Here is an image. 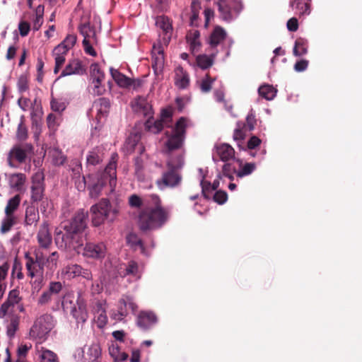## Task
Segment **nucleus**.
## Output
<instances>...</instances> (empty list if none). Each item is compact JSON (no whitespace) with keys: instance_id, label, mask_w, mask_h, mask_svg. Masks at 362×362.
<instances>
[{"instance_id":"f257e3e1","label":"nucleus","mask_w":362,"mask_h":362,"mask_svg":"<svg viewBox=\"0 0 362 362\" xmlns=\"http://www.w3.org/2000/svg\"><path fill=\"white\" fill-rule=\"evenodd\" d=\"M137 217V226L143 233H148L163 227L170 218V210L163 206L160 197L155 194L148 195Z\"/></svg>"},{"instance_id":"f03ea898","label":"nucleus","mask_w":362,"mask_h":362,"mask_svg":"<svg viewBox=\"0 0 362 362\" xmlns=\"http://www.w3.org/2000/svg\"><path fill=\"white\" fill-rule=\"evenodd\" d=\"M88 216V211L83 209L77 211L69 221L62 223L64 233H57L56 240L61 238L66 248L73 249L79 253L78 249L83 245V233L87 228Z\"/></svg>"},{"instance_id":"7ed1b4c3","label":"nucleus","mask_w":362,"mask_h":362,"mask_svg":"<svg viewBox=\"0 0 362 362\" xmlns=\"http://www.w3.org/2000/svg\"><path fill=\"white\" fill-rule=\"evenodd\" d=\"M188 122L187 118L182 117L176 122L170 131L165 132L167 138L165 146L168 151L170 152L182 148L186 137Z\"/></svg>"},{"instance_id":"20e7f679","label":"nucleus","mask_w":362,"mask_h":362,"mask_svg":"<svg viewBox=\"0 0 362 362\" xmlns=\"http://www.w3.org/2000/svg\"><path fill=\"white\" fill-rule=\"evenodd\" d=\"M90 211L92 224L95 227L102 225L107 219L112 221L118 214V210L112 207L110 200L107 198H103L93 205Z\"/></svg>"},{"instance_id":"39448f33","label":"nucleus","mask_w":362,"mask_h":362,"mask_svg":"<svg viewBox=\"0 0 362 362\" xmlns=\"http://www.w3.org/2000/svg\"><path fill=\"white\" fill-rule=\"evenodd\" d=\"M183 165V157L180 156L175 165L168 162V170L164 172L162 177L156 180V185L159 189H163L165 187H175L177 186L182 180L177 170Z\"/></svg>"},{"instance_id":"423d86ee","label":"nucleus","mask_w":362,"mask_h":362,"mask_svg":"<svg viewBox=\"0 0 362 362\" xmlns=\"http://www.w3.org/2000/svg\"><path fill=\"white\" fill-rule=\"evenodd\" d=\"M217 5L220 18L226 22L235 19L243 9L241 0H218Z\"/></svg>"},{"instance_id":"0eeeda50","label":"nucleus","mask_w":362,"mask_h":362,"mask_svg":"<svg viewBox=\"0 0 362 362\" xmlns=\"http://www.w3.org/2000/svg\"><path fill=\"white\" fill-rule=\"evenodd\" d=\"M52 328V316L44 315L38 317L30 330V337L44 341Z\"/></svg>"},{"instance_id":"6e6552de","label":"nucleus","mask_w":362,"mask_h":362,"mask_svg":"<svg viewBox=\"0 0 362 362\" xmlns=\"http://www.w3.org/2000/svg\"><path fill=\"white\" fill-rule=\"evenodd\" d=\"M33 151V146L30 144L25 143L15 145L8 152L7 163L11 168H16L14 160L19 163H25L28 154Z\"/></svg>"},{"instance_id":"1a4fd4ad","label":"nucleus","mask_w":362,"mask_h":362,"mask_svg":"<svg viewBox=\"0 0 362 362\" xmlns=\"http://www.w3.org/2000/svg\"><path fill=\"white\" fill-rule=\"evenodd\" d=\"M118 158L119 156L117 153H112L105 170L98 175V182H103L105 185L108 182L111 188H114L117 183V163Z\"/></svg>"},{"instance_id":"9d476101","label":"nucleus","mask_w":362,"mask_h":362,"mask_svg":"<svg viewBox=\"0 0 362 362\" xmlns=\"http://www.w3.org/2000/svg\"><path fill=\"white\" fill-rule=\"evenodd\" d=\"M45 188V175L42 171L39 170L32 177V185L30 187L31 204H33L43 199Z\"/></svg>"},{"instance_id":"9b49d317","label":"nucleus","mask_w":362,"mask_h":362,"mask_svg":"<svg viewBox=\"0 0 362 362\" xmlns=\"http://www.w3.org/2000/svg\"><path fill=\"white\" fill-rule=\"evenodd\" d=\"M79 253L84 257L95 259H103L107 253V248L103 243H87L86 245L78 249Z\"/></svg>"},{"instance_id":"f8f14e48","label":"nucleus","mask_w":362,"mask_h":362,"mask_svg":"<svg viewBox=\"0 0 362 362\" xmlns=\"http://www.w3.org/2000/svg\"><path fill=\"white\" fill-rule=\"evenodd\" d=\"M71 301L68 302L66 298H64L62 302V308L64 310L70 309L74 317L76 320L77 322L84 323L88 318V314L86 310V304L83 300H77L78 308L71 306Z\"/></svg>"},{"instance_id":"ddd939ff","label":"nucleus","mask_w":362,"mask_h":362,"mask_svg":"<svg viewBox=\"0 0 362 362\" xmlns=\"http://www.w3.org/2000/svg\"><path fill=\"white\" fill-rule=\"evenodd\" d=\"M158 320V317L154 312L142 310L137 315L136 325L141 329L147 331L155 326Z\"/></svg>"},{"instance_id":"4468645a","label":"nucleus","mask_w":362,"mask_h":362,"mask_svg":"<svg viewBox=\"0 0 362 362\" xmlns=\"http://www.w3.org/2000/svg\"><path fill=\"white\" fill-rule=\"evenodd\" d=\"M133 111L149 119L153 118V111L152 105L148 103L146 98L139 96L131 103Z\"/></svg>"},{"instance_id":"2eb2a0df","label":"nucleus","mask_w":362,"mask_h":362,"mask_svg":"<svg viewBox=\"0 0 362 362\" xmlns=\"http://www.w3.org/2000/svg\"><path fill=\"white\" fill-rule=\"evenodd\" d=\"M85 72L81 62L78 59H73L69 61V63L62 71L59 78L72 74L81 75Z\"/></svg>"},{"instance_id":"dca6fc26","label":"nucleus","mask_w":362,"mask_h":362,"mask_svg":"<svg viewBox=\"0 0 362 362\" xmlns=\"http://www.w3.org/2000/svg\"><path fill=\"white\" fill-rule=\"evenodd\" d=\"M37 238L41 247L47 249L51 245L52 235L49 230L48 224L46 222L40 226Z\"/></svg>"},{"instance_id":"f3484780","label":"nucleus","mask_w":362,"mask_h":362,"mask_svg":"<svg viewBox=\"0 0 362 362\" xmlns=\"http://www.w3.org/2000/svg\"><path fill=\"white\" fill-rule=\"evenodd\" d=\"M156 25L163 30L165 37L164 40L169 41L171 37L173 27L168 17L165 16H159L156 18Z\"/></svg>"},{"instance_id":"a211bd4d","label":"nucleus","mask_w":362,"mask_h":362,"mask_svg":"<svg viewBox=\"0 0 362 362\" xmlns=\"http://www.w3.org/2000/svg\"><path fill=\"white\" fill-rule=\"evenodd\" d=\"M119 274L121 276H132L136 279L141 278V272L139 264L134 260H130L124 265V268H120Z\"/></svg>"},{"instance_id":"6ab92c4d","label":"nucleus","mask_w":362,"mask_h":362,"mask_svg":"<svg viewBox=\"0 0 362 362\" xmlns=\"http://www.w3.org/2000/svg\"><path fill=\"white\" fill-rule=\"evenodd\" d=\"M110 72L112 78L119 87L129 88V86H132L134 82H135L134 79L127 77L114 68H110Z\"/></svg>"},{"instance_id":"aec40b11","label":"nucleus","mask_w":362,"mask_h":362,"mask_svg":"<svg viewBox=\"0 0 362 362\" xmlns=\"http://www.w3.org/2000/svg\"><path fill=\"white\" fill-rule=\"evenodd\" d=\"M94 107L97 109V119L107 117L110 108V101L106 98H100L94 102Z\"/></svg>"},{"instance_id":"412c9836","label":"nucleus","mask_w":362,"mask_h":362,"mask_svg":"<svg viewBox=\"0 0 362 362\" xmlns=\"http://www.w3.org/2000/svg\"><path fill=\"white\" fill-rule=\"evenodd\" d=\"M40 220L37 206L31 204L25 209V224L26 226L36 225Z\"/></svg>"},{"instance_id":"4be33fe9","label":"nucleus","mask_w":362,"mask_h":362,"mask_svg":"<svg viewBox=\"0 0 362 362\" xmlns=\"http://www.w3.org/2000/svg\"><path fill=\"white\" fill-rule=\"evenodd\" d=\"M216 152L220 159L223 161H227L234 157L235 151L228 144H223L216 147Z\"/></svg>"},{"instance_id":"5701e85b","label":"nucleus","mask_w":362,"mask_h":362,"mask_svg":"<svg viewBox=\"0 0 362 362\" xmlns=\"http://www.w3.org/2000/svg\"><path fill=\"white\" fill-rule=\"evenodd\" d=\"M226 37V33L223 28L216 26L211 33L209 38V43L212 47H216Z\"/></svg>"},{"instance_id":"b1692460","label":"nucleus","mask_w":362,"mask_h":362,"mask_svg":"<svg viewBox=\"0 0 362 362\" xmlns=\"http://www.w3.org/2000/svg\"><path fill=\"white\" fill-rule=\"evenodd\" d=\"M189 83V75L185 72L182 68H180L176 71L175 84L181 89L186 88Z\"/></svg>"},{"instance_id":"393cba45","label":"nucleus","mask_w":362,"mask_h":362,"mask_svg":"<svg viewBox=\"0 0 362 362\" xmlns=\"http://www.w3.org/2000/svg\"><path fill=\"white\" fill-rule=\"evenodd\" d=\"M24 257L26 260L25 268L27 270V275L31 278H34L40 275V272L37 270V266L33 261V257L28 252L25 253Z\"/></svg>"},{"instance_id":"a878e982","label":"nucleus","mask_w":362,"mask_h":362,"mask_svg":"<svg viewBox=\"0 0 362 362\" xmlns=\"http://www.w3.org/2000/svg\"><path fill=\"white\" fill-rule=\"evenodd\" d=\"M153 53L157 52V54L152 56V66L156 71L158 69L161 70L164 65V54L160 47H156L155 45L153 47Z\"/></svg>"},{"instance_id":"bb28decb","label":"nucleus","mask_w":362,"mask_h":362,"mask_svg":"<svg viewBox=\"0 0 362 362\" xmlns=\"http://www.w3.org/2000/svg\"><path fill=\"white\" fill-rule=\"evenodd\" d=\"M310 1L306 0H291L290 6L294 8L296 4V9L298 10L300 15H308L310 13Z\"/></svg>"},{"instance_id":"cd10ccee","label":"nucleus","mask_w":362,"mask_h":362,"mask_svg":"<svg viewBox=\"0 0 362 362\" xmlns=\"http://www.w3.org/2000/svg\"><path fill=\"white\" fill-rule=\"evenodd\" d=\"M26 180V176L23 173H13L10 175L9 185L11 188L18 191L21 190Z\"/></svg>"},{"instance_id":"c85d7f7f","label":"nucleus","mask_w":362,"mask_h":362,"mask_svg":"<svg viewBox=\"0 0 362 362\" xmlns=\"http://www.w3.org/2000/svg\"><path fill=\"white\" fill-rule=\"evenodd\" d=\"M90 75L92 83H98L103 82L105 79V74L100 69L99 64L97 63L92 64L90 66Z\"/></svg>"},{"instance_id":"c756f323","label":"nucleus","mask_w":362,"mask_h":362,"mask_svg":"<svg viewBox=\"0 0 362 362\" xmlns=\"http://www.w3.org/2000/svg\"><path fill=\"white\" fill-rule=\"evenodd\" d=\"M103 160V153L98 147L88 153L86 161L88 165H96Z\"/></svg>"},{"instance_id":"7c9ffc66","label":"nucleus","mask_w":362,"mask_h":362,"mask_svg":"<svg viewBox=\"0 0 362 362\" xmlns=\"http://www.w3.org/2000/svg\"><path fill=\"white\" fill-rule=\"evenodd\" d=\"M276 88L268 84L262 85L258 89L259 95L267 100H273L276 95Z\"/></svg>"},{"instance_id":"2f4dec72","label":"nucleus","mask_w":362,"mask_h":362,"mask_svg":"<svg viewBox=\"0 0 362 362\" xmlns=\"http://www.w3.org/2000/svg\"><path fill=\"white\" fill-rule=\"evenodd\" d=\"M308 47L307 40L302 37L297 38L293 47V54L298 57L305 54L308 52Z\"/></svg>"},{"instance_id":"473e14b6","label":"nucleus","mask_w":362,"mask_h":362,"mask_svg":"<svg viewBox=\"0 0 362 362\" xmlns=\"http://www.w3.org/2000/svg\"><path fill=\"white\" fill-rule=\"evenodd\" d=\"M21 197L19 194L15 195L8 201L5 208L6 215L13 216L15 211L18 208L21 203Z\"/></svg>"},{"instance_id":"72a5a7b5","label":"nucleus","mask_w":362,"mask_h":362,"mask_svg":"<svg viewBox=\"0 0 362 362\" xmlns=\"http://www.w3.org/2000/svg\"><path fill=\"white\" fill-rule=\"evenodd\" d=\"M81 272V266L74 264L67 265L63 270V274L66 276L68 279H74L77 276H80Z\"/></svg>"},{"instance_id":"f704fd0d","label":"nucleus","mask_w":362,"mask_h":362,"mask_svg":"<svg viewBox=\"0 0 362 362\" xmlns=\"http://www.w3.org/2000/svg\"><path fill=\"white\" fill-rule=\"evenodd\" d=\"M164 121L163 119H158L152 122L151 119L148 118L145 122V127L153 133L156 134L160 132L164 127Z\"/></svg>"},{"instance_id":"c9c22d12","label":"nucleus","mask_w":362,"mask_h":362,"mask_svg":"<svg viewBox=\"0 0 362 362\" xmlns=\"http://www.w3.org/2000/svg\"><path fill=\"white\" fill-rule=\"evenodd\" d=\"M127 242L132 247H139L141 249V252L144 253L145 247L144 245L143 241L141 238L138 237V235L135 233H130L127 237Z\"/></svg>"},{"instance_id":"e433bc0d","label":"nucleus","mask_w":362,"mask_h":362,"mask_svg":"<svg viewBox=\"0 0 362 362\" xmlns=\"http://www.w3.org/2000/svg\"><path fill=\"white\" fill-rule=\"evenodd\" d=\"M197 64L202 69H206L212 66L214 63L213 58L206 54H202L197 57Z\"/></svg>"},{"instance_id":"4c0bfd02","label":"nucleus","mask_w":362,"mask_h":362,"mask_svg":"<svg viewBox=\"0 0 362 362\" xmlns=\"http://www.w3.org/2000/svg\"><path fill=\"white\" fill-rule=\"evenodd\" d=\"M199 32L198 30H194L190 32L187 35V40L190 45L191 49L194 51L200 46V42L199 41Z\"/></svg>"},{"instance_id":"58836bf2","label":"nucleus","mask_w":362,"mask_h":362,"mask_svg":"<svg viewBox=\"0 0 362 362\" xmlns=\"http://www.w3.org/2000/svg\"><path fill=\"white\" fill-rule=\"evenodd\" d=\"M16 223V220L13 216L6 215L1 222V233H6L8 232L13 225Z\"/></svg>"},{"instance_id":"ea45409f","label":"nucleus","mask_w":362,"mask_h":362,"mask_svg":"<svg viewBox=\"0 0 362 362\" xmlns=\"http://www.w3.org/2000/svg\"><path fill=\"white\" fill-rule=\"evenodd\" d=\"M11 277L16 278L18 280H21L24 278L23 273L22 272V265L20 261L15 258L12 267Z\"/></svg>"},{"instance_id":"a19ab883","label":"nucleus","mask_w":362,"mask_h":362,"mask_svg":"<svg viewBox=\"0 0 362 362\" xmlns=\"http://www.w3.org/2000/svg\"><path fill=\"white\" fill-rule=\"evenodd\" d=\"M9 268L10 265L8 262H4L0 266V298L4 293L3 282L7 276Z\"/></svg>"},{"instance_id":"79ce46f5","label":"nucleus","mask_w":362,"mask_h":362,"mask_svg":"<svg viewBox=\"0 0 362 362\" xmlns=\"http://www.w3.org/2000/svg\"><path fill=\"white\" fill-rule=\"evenodd\" d=\"M18 90L21 93H23L29 89V80L25 74H22L19 76L17 82Z\"/></svg>"},{"instance_id":"37998d69","label":"nucleus","mask_w":362,"mask_h":362,"mask_svg":"<svg viewBox=\"0 0 362 362\" xmlns=\"http://www.w3.org/2000/svg\"><path fill=\"white\" fill-rule=\"evenodd\" d=\"M59 259V254L57 252H52L49 257L45 259L47 267L50 270H54L57 268V262Z\"/></svg>"},{"instance_id":"c03bdc74","label":"nucleus","mask_w":362,"mask_h":362,"mask_svg":"<svg viewBox=\"0 0 362 362\" xmlns=\"http://www.w3.org/2000/svg\"><path fill=\"white\" fill-rule=\"evenodd\" d=\"M200 8V5L198 2L194 1L191 4V11L192 15L190 16V24L192 25H196V22L199 17V9Z\"/></svg>"},{"instance_id":"a18cd8bd","label":"nucleus","mask_w":362,"mask_h":362,"mask_svg":"<svg viewBox=\"0 0 362 362\" xmlns=\"http://www.w3.org/2000/svg\"><path fill=\"white\" fill-rule=\"evenodd\" d=\"M255 164L252 163H247L244 165L243 168L236 173V175L238 177H242L245 175L251 174L255 169Z\"/></svg>"},{"instance_id":"49530a36","label":"nucleus","mask_w":362,"mask_h":362,"mask_svg":"<svg viewBox=\"0 0 362 362\" xmlns=\"http://www.w3.org/2000/svg\"><path fill=\"white\" fill-rule=\"evenodd\" d=\"M235 168L230 163H226L223 166L222 174L224 177L229 178L230 180H233V174H236Z\"/></svg>"},{"instance_id":"de8ad7c7","label":"nucleus","mask_w":362,"mask_h":362,"mask_svg":"<svg viewBox=\"0 0 362 362\" xmlns=\"http://www.w3.org/2000/svg\"><path fill=\"white\" fill-rule=\"evenodd\" d=\"M128 203L130 207L139 209L142 206L144 201L139 195L133 194L131 196H129L128 199Z\"/></svg>"},{"instance_id":"09e8293b","label":"nucleus","mask_w":362,"mask_h":362,"mask_svg":"<svg viewBox=\"0 0 362 362\" xmlns=\"http://www.w3.org/2000/svg\"><path fill=\"white\" fill-rule=\"evenodd\" d=\"M21 299L19 291L17 289H13L9 292L6 300L14 306L15 305H18L21 301Z\"/></svg>"},{"instance_id":"8fccbe9b","label":"nucleus","mask_w":362,"mask_h":362,"mask_svg":"<svg viewBox=\"0 0 362 362\" xmlns=\"http://www.w3.org/2000/svg\"><path fill=\"white\" fill-rule=\"evenodd\" d=\"M105 186L103 182H97L90 187L89 194L92 198H97L101 194L102 189Z\"/></svg>"},{"instance_id":"3c124183","label":"nucleus","mask_w":362,"mask_h":362,"mask_svg":"<svg viewBox=\"0 0 362 362\" xmlns=\"http://www.w3.org/2000/svg\"><path fill=\"white\" fill-rule=\"evenodd\" d=\"M41 362H58V358L54 352L45 350L41 354Z\"/></svg>"},{"instance_id":"603ef678","label":"nucleus","mask_w":362,"mask_h":362,"mask_svg":"<svg viewBox=\"0 0 362 362\" xmlns=\"http://www.w3.org/2000/svg\"><path fill=\"white\" fill-rule=\"evenodd\" d=\"M28 137V129L23 122L18 126L16 138L19 141H25Z\"/></svg>"},{"instance_id":"864d4df0","label":"nucleus","mask_w":362,"mask_h":362,"mask_svg":"<svg viewBox=\"0 0 362 362\" xmlns=\"http://www.w3.org/2000/svg\"><path fill=\"white\" fill-rule=\"evenodd\" d=\"M63 286L62 284L59 281H51L49 284V286L47 290L50 292L54 296L58 295L62 290Z\"/></svg>"},{"instance_id":"5fc2aeb1","label":"nucleus","mask_w":362,"mask_h":362,"mask_svg":"<svg viewBox=\"0 0 362 362\" xmlns=\"http://www.w3.org/2000/svg\"><path fill=\"white\" fill-rule=\"evenodd\" d=\"M51 109L54 112H62L66 108V105L64 102L52 98L50 101Z\"/></svg>"},{"instance_id":"6e6d98bb","label":"nucleus","mask_w":362,"mask_h":362,"mask_svg":"<svg viewBox=\"0 0 362 362\" xmlns=\"http://www.w3.org/2000/svg\"><path fill=\"white\" fill-rule=\"evenodd\" d=\"M227 199L228 194L223 190L216 191L213 196L214 201L218 204H224L227 201Z\"/></svg>"},{"instance_id":"4d7b16f0","label":"nucleus","mask_w":362,"mask_h":362,"mask_svg":"<svg viewBox=\"0 0 362 362\" xmlns=\"http://www.w3.org/2000/svg\"><path fill=\"white\" fill-rule=\"evenodd\" d=\"M214 79L211 78L209 74L206 75V78L202 80L201 83V90L204 93H208L211 89V84L214 82Z\"/></svg>"},{"instance_id":"13d9d810","label":"nucleus","mask_w":362,"mask_h":362,"mask_svg":"<svg viewBox=\"0 0 362 362\" xmlns=\"http://www.w3.org/2000/svg\"><path fill=\"white\" fill-rule=\"evenodd\" d=\"M53 297L54 296L48 290H46L39 297L37 304L40 305H46L52 300Z\"/></svg>"},{"instance_id":"bf43d9fd","label":"nucleus","mask_w":362,"mask_h":362,"mask_svg":"<svg viewBox=\"0 0 362 362\" xmlns=\"http://www.w3.org/2000/svg\"><path fill=\"white\" fill-rule=\"evenodd\" d=\"M72 170V177L74 179H79L81 177V171L82 170L81 165L77 160H74L71 165Z\"/></svg>"},{"instance_id":"052dcab7","label":"nucleus","mask_w":362,"mask_h":362,"mask_svg":"<svg viewBox=\"0 0 362 362\" xmlns=\"http://www.w3.org/2000/svg\"><path fill=\"white\" fill-rule=\"evenodd\" d=\"M98 315L97 316V324L100 328L104 327L107 322V317L105 313V310L101 308L98 310Z\"/></svg>"},{"instance_id":"680f3d73","label":"nucleus","mask_w":362,"mask_h":362,"mask_svg":"<svg viewBox=\"0 0 362 362\" xmlns=\"http://www.w3.org/2000/svg\"><path fill=\"white\" fill-rule=\"evenodd\" d=\"M244 129L245 128L242 126V124L238 123V127L234 130L233 139L235 141L243 140L245 136V132Z\"/></svg>"},{"instance_id":"e2e57ef3","label":"nucleus","mask_w":362,"mask_h":362,"mask_svg":"<svg viewBox=\"0 0 362 362\" xmlns=\"http://www.w3.org/2000/svg\"><path fill=\"white\" fill-rule=\"evenodd\" d=\"M202 194L205 199H209L211 197V194L214 192L211 189V184L209 182H202Z\"/></svg>"},{"instance_id":"0e129e2a","label":"nucleus","mask_w":362,"mask_h":362,"mask_svg":"<svg viewBox=\"0 0 362 362\" xmlns=\"http://www.w3.org/2000/svg\"><path fill=\"white\" fill-rule=\"evenodd\" d=\"M88 354H90L88 360L93 361H95L100 355V347L98 345L91 346L90 347L88 348Z\"/></svg>"},{"instance_id":"69168bd1","label":"nucleus","mask_w":362,"mask_h":362,"mask_svg":"<svg viewBox=\"0 0 362 362\" xmlns=\"http://www.w3.org/2000/svg\"><path fill=\"white\" fill-rule=\"evenodd\" d=\"M59 117L53 113H50L47 117V124L49 129L54 130L58 126Z\"/></svg>"},{"instance_id":"338daca9","label":"nucleus","mask_w":362,"mask_h":362,"mask_svg":"<svg viewBox=\"0 0 362 362\" xmlns=\"http://www.w3.org/2000/svg\"><path fill=\"white\" fill-rule=\"evenodd\" d=\"M53 56L54 57V62H55L54 73L56 74L59 73V71L63 66V65L65 62V60H66V57L58 56V55H53Z\"/></svg>"},{"instance_id":"774afa93","label":"nucleus","mask_w":362,"mask_h":362,"mask_svg":"<svg viewBox=\"0 0 362 362\" xmlns=\"http://www.w3.org/2000/svg\"><path fill=\"white\" fill-rule=\"evenodd\" d=\"M79 31L84 37V39H88L90 33H94L93 28L89 23H83L79 26Z\"/></svg>"}]
</instances>
